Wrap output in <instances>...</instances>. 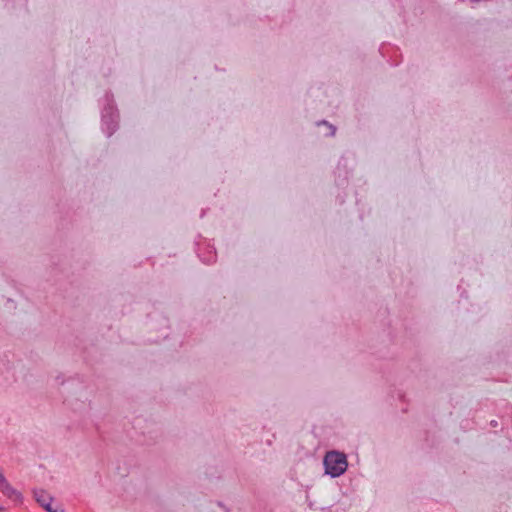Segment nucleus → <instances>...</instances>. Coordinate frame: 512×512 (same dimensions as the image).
I'll list each match as a JSON object with an SVG mask.
<instances>
[{
  "label": "nucleus",
  "mask_w": 512,
  "mask_h": 512,
  "mask_svg": "<svg viewBox=\"0 0 512 512\" xmlns=\"http://www.w3.org/2000/svg\"><path fill=\"white\" fill-rule=\"evenodd\" d=\"M34 497L41 506L46 505L48 502H53L52 497L44 490H35Z\"/></svg>",
  "instance_id": "3"
},
{
  "label": "nucleus",
  "mask_w": 512,
  "mask_h": 512,
  "mask_svg": "<svg viewBox=\"0 0 512 512\" xmlns=\"http://www.w3.org/2000/svg\"><path fill=\"white\" fill-rule=\"evenodd\" d=\"M323 463L326 474L333 478L341 476L348 466L346 455L338 451L327 452Z\"/></svg>",
  "instance_id": "1"
},
{
  "label": "nucleus",
  "mask_w": 512,
  "mask_h": 512,
  "mask_svg": "<svg viewBox=\"0 0 512 512\" xmlns=\"http://www.w3.org/2000/svg\"><path fill=\"white\" fill-rule=\"evenodd\" d=\"M0 512H4V507L0 506Z\"/></svg>",
  "instance_id": "6"
},
{
  "label": "nucleus",
  "mask_w": 512,
  "mask_h": 512,
  "mask_svg": "<svg viewBox=\"0 0 512 512\" xmlns=\"http://www.w3.org/2000/svg\"><path fill=\"white\" fill-rule=\"evenodd\" d=\"M47 512H64L61 507H52V502H48L46 505L42 506Z\"/></svg>",
  "instance_id": "4"
},
{
  "label": "nucleus",
  "mask_w": 512,
  "mask_h": 512,
  "mask_svg": "<svg viewBox=\"0 0 512 512\" xmlns=\"http://www.w3.org/2000/svg\"><path fill=\"white\" fill-rule=\"evenodd\" d=\"M329 128L331 130L330 135L333 136L335 134L336 128L334 126H332V125H330Z\"/></svg>",
  "instance_id": "5"
},
{
  "label": "nucleus",
  "mask_w": 512,
  "mask_h": 512,
  "mask_svg": "<svg viewBox=\"0 0 512 512\" xmlns=\"http://www.w3.org/2000/svg\"><path fill=\"white\" fill-rule=\"evenodd\" d=\"M0 490L3 494L8 497H12L13 495L19 496V494L12 488V486L8 483L4 474L0 471Z\"/></svg>",
  "instance_id": "2"
}]
</instances>
